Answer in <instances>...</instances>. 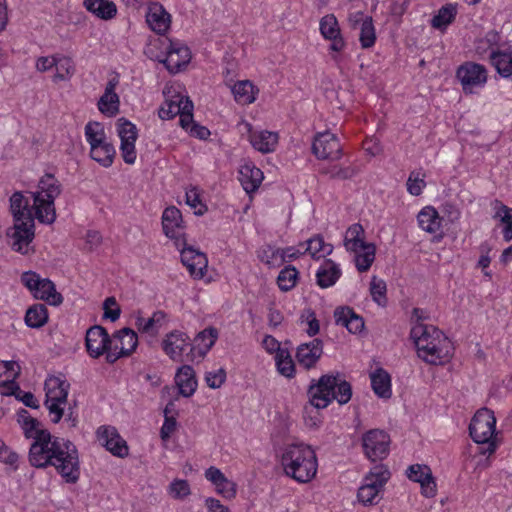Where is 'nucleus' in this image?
Listing matches in <instances>:
<instances>
[{
  "label": "nucleus",
  "mask_w": 512,
  "mask_h": 512,
  "mask_svg": "<svg viewBox=\"0 0 512 512\" xmlns=\"http://www.w3.org/2000/svg\"><path fill=\"white\" fill-rule=\"evenodd\" d=\"M312 152L318 159L338 160L342 155V147L336 135L325 131L315 136Z\"/></svg>",
  "instance_id": "12"
},
{
  "label": "nucleus",
  "mask_w": 512,
  "mask_h": 512,
  "mask_svg": "<svg viewBox=\"0 0 512 512\" xmlns=\"http://www.w3.org/2000/svg\"><path fill=\"white\" fill-rule=\"evenodd\" d=\"M34 218L26 217L24 220L14 221L13 227L7 230V237L12 242L10 243L11 248L23 255L29 254L31 251L30 243L35 237L34 233Z\"/></svg>",
  "instance_id": "8"
},
{
  "label": "nucleus",
  "mask_w": 512,
  "mask_h": 512,
  "mask_svg": "<svg viewBox=\"0 0 512 512\" xmlns=\"http://www.w3.org/2000/svg\"><path fill=\"white\" fill-rule=\"evenodd\" d=\"M457 5L448 3L442 6L431 19V26L438 30H445L456 18Z\"/></svg>",
  "instance_id": "35"
},
{
  "label": "nucleus",
  "mask_w": 512,
  "mask_h": 512,
  "mask_svg": "<svg viewBox=\"0 0 512 512\" xmlns=\"http://www.w3.org/2000/svg\"><path fill=\"white\" fill-rule=\"evenodd\" d=\"M175 379L179 388V393L183 397H190L194 394L197 388V380L195 378V372L191 366L184 365L179 368Z\"/></svg>",
  "instance_id": "26"
},
{
  "label": "nucleus",
  "mask_w": 512,
  "mask_h": 512,
  "mask_svg": "<svg viewBox=\"0 0 512 512\" xmlns=\"http://www.w3.org/2000/svg\"><path fill=\"white\" fill-rule=\"evenodd\" d=\"M263 180V172L251 164L241 166L239 181L247 193L255 192Z\"/></svg>",
  "instance_id": "24"
},
{
  "label": "nucleus",
  "mask_w": 512,
  "mask_h": 512,
  "mask_svg": "<svg viewBox=\"0 0 512 512\" xmlns=\"http://www.w3.org/2000/svg\"><path fill=\"white\" fill-rule=\"evenodd\" d=\"M177 421L175 416L164 417V423L160 430V437L162 440H168L171 434L176 430Z\"/></svg>",
  "instance_id": "63"
},
{
  "label": "nucleus",
  "mask_w": 512,
  "mask_h": 512,
  "mask_svg": "<svg viewBox=\"0 0 512 512\" xmlns=\"http://www.w3.org/2000/svg\"><path fill=\"white\" fill-rule=\"evenodd\" d=\"M218 337V331L214 327H208L199 332L195 337V344L199 348V353L205 355L214 345Z\"/></svg>",
  "instance_id": "46"
},
{
  "label": "nucleus",
  "mask_w": 512,
  "mask_h": 512,
  "mask_svg": "<svg viewBox=\"0 0 512 512\" xmlns=\"http://www.w3.org/2000/svg\"><path fill=\"white\" fill-rule=\"evenodd\" d=\"M371 385L377 396L381 398L391 397V378L384 369L379 368L371 374Z\"/></svg>",
  "instance_id": "32"
},
{
  "label": "nucleus",
  "mask_w": 512,
  "mask_h": 512,
  "mask_svg": "<svg viewBox=\"0 0 512 512\" xmlns=\"http://www.w3.org/2000/svg\"><path fill=\"white\" fill-rule=\"evenodd\" d=\"M326 173L330 175V178L344 180V179L352 178L355 174V171H354V169H352L350 167L342 168V167L334 166L331 170L326 171Z\"/></svg>",
  "instance_id": "64"
},
{
  "label": "nucleus",
  "mask_w": 512,
  "mask_h": 512,
  "mask_svg": "<svg viewBox=\"0 0 512 512\" xmlns=\"http://www.w3.org/2000/svg\"><path fill=\"white\" fill-rule=\"evenodd\" d=\"M255 90L254 85L249 80L238 81L232 87V93L237 103L246 105L251 104L255 101Z\"/></svg>",
  "instance_id": "34"
},
{
  "label": "nucleus",
  "mask_w": 512,
  "mask_h": 512,
  "mask_svg": "<svg viewBox=\"0 0 512 512\" xmlns=\"http://www.w3.org/2000/svg\"><path fill=\"white\" fill-rule=\"evenodd\" d=\"M39 193L45 194V199L54 201L57 196L61 193V184L52 174H45L39 181L38 184Z\"/></svg>",
  "instance_id": "43"
},
{
  "label": "nucleus",
  "mask_w": 512,
  "mask_h": 512,
  "mask_svg": "<svg viewBox=\"0 0 512 512\" xmlns=\"http://www.w3.org/2000/svg\"><path fill=\"white\" fill-rule=\"evenodd\" d=\"M181 262L187 267L190 275L195 279L204 277L208 260L204 253L186 244L185 239L180 240Z\"/></svg>",
  "instance_id": "13"
},
{
  "label": "nucleus",
  "mask_w": 512,
  "mask_h": 512,
  "mask_svg": "<svg viewBox=\"0 0 512 512\" xmlns=\"http://www.w3.org/2000/svg\"><path fill=\"white\" fill-rule=\"evenodd\" d=\"M309 403L316 409L326 408L333 400L340 405L348 403L352 397V386L346 380H339L338 374L322 375L317 382L310 384L308 391Z\"/></svg>",
  "instance_id": "3"
},
{
  "label": "nucleus",
  "mask_w": 512,
  "mask_h": 512,
  "mask_svg": "<svg viewBox=\"0 0 512 512\" xmlns=\"http://www.w3.org/2000/svg\"><path fill=\"white\" fill-rule=\"evenodd\" d=\"M341 276L339 266L332 260L327 259L323 262L316 273L317 284L321 288L333 286Z\"/></svg>",
  "instance_id": "27"
},
{
  "label": "nucleus",
  "mask_w": 512,
  "mask_h": 512,
  "mask_svg": "<svg viewBox=\"0 0 512 512\" xmlns=\"http://www.w3.org/2000/svg\"><path fill=\"white\" fill-rule=\"evenodd\" d=\"M19 455L11 450L4 442H0V462L9 465L14 471L18 469Z\"/></svg>",
  "instance_id": "58"
},
{
  "label": "nucleus",
  "mask_w": 512,
  "mask_h": 512,
  "mask_svg": "<svg viewBox=\"0 0 512 512\" xmlns=\"http://www.w3.org/2000/svg\"><path fill=\"white\" fill-rule=\"evenodd\" d=\"M334 319L337 325L346 327L353 334L360 333L364 328L363 318L348 306L337 307L334 311Z\"/></svg>",
  "instance_id": "22"
},
{
  "label": "nucleus",
  "mask_w": 512,
  "mask_h": 512,
  "mask_svg": "<svg viewBox=\"0 0 512 512\" xmlns=\"http://www.w3.org/2000/svg\"><path fill=\"white\" fill-rule=\"evenodd\" d=\"M70 384L59 377H50L45 381L47 402L66 403Z\"/></svg>",
  "instance_id": "25"
},
{
  "label": "nucleus",
  "mask_w": 512,
  "mask_h": 512,
  "mask_svg": "<svg viewBox=\"0 0 512 512\" xmlns=\"http://www.w3.org/2000/svg\"><path fill=\"white\" fill-rule=\"evenodd\" d=\"M321 34L326 38H335L339 36L340 29L338 26L337 19L334 15L329 14L324 16L320 21Z\"/></svg>",
  "instance_id": "51"
},
{
  "label": "nucleus",
  "mask_w": 512,
  "mask_h": 512,
  "mask_svg": "<svg viewBox=\"0 0 512 512\" xmlns=\"http://www.w3.org/2000/svg\"><path fill=\"white\" fill-rule=\"evenodd\" d=\"M185 98L181 95H175L171 99L166 100L160 107L158 115L163 120H169L177 116L184 106Z\"/></svg>",
  "instance_id": "44"
},
{
  "label": "nucleus",
  "mask_w": 512,
  "mask_h": 512,
  "mask_svg": "<svg viewBox=\"0 0 512 512\" xmlns=\"http://www.w3.org/2000/svg\"><path fill=\"white\" fill-rule=\"evenodd\" d=\"M117 131L121 142H132L137 140L138 134L136 126L125 118L118 119Z\"/></svg>",
  "instance_id": "52"
},
{
  "label": "nucleus",
  "mask_w": 512,
  "mask_h": 512,
  "mask_svg": "<svg viewBox=\"0 0 512 512\" xmlns=\"http://www.w3.org/2000/svg\"><path fill=\"white\" fill-rule=\"evenodd\" d=\"M489 58L499 75L512 76V51H492Z\"/></svg>",
  "instance_id": "33"
},
{
  "label": "nucleus",
  "mask_w": 512,
  "mask_h": 512,
  "mask_svg": "<svg viewBox=\"0 0 512 512\" xmlns=\"http://www.w3.org/2000/svg\"><path fill=\"white\" fill-rule=\"evenodd\" d=\"M104 127L100 122H88L85 126V137L87 142H91L100 137H104Z\"/></svg>",
  "instance_id": "60"
},
{
  "label": "nucleus",
  "mask_w": 512,
  "mask_h": 512,
  "mask_svg": "<svg viewBox=\"0 0 512 512\" xmlns=\"http://www.w3.org/2000/svg\"><path fill=\"white\" fill-rule=\"evenodd\" d=\"M226 380V371L224 368H219L217 371L207 372L205 381L208 387L212 389L220 388Z\"/></svg>",
  "instance_id": "59"
},
{
  "label": "nucleus",
  "mask_w": 512,
  "mask_h": 512,
  "mask_svg": "<svg viewBox=\"0 0 512 512\" xmlns=\"http://www.w3.org/2000/svg\"><path fill=\"white\" fill-rule=\"evenodd\" d=\"M495 215L494 218H499L500 222L504 224L503 238L509 242L512 240V208L502 204L500 201H495Z\"/></svg>",
  "instance_id": "40"
},
{
  "label": "nucleus",
  "mask_w": 512,
  "mask_h": 512,
  "mask_svg": "<svg viewBox=\"0 0 512 512\" xmlns=\"http://www.w3.org/2000/svg\"><path fill=\"white\" fill-rule=\"evenodd\" d=\"M146 20L153 31L164 35L170 28L171 16L159 3L149 5Z\"/></svg>",
  "instance_id": "20"
},
{
  "label": "nucleus",
  "mask_w": 512,
  "mask_h": 512,
  "mask_svg": "<svg viewBox=\"0 0 512 512\" xmlns=\"http://www.w3.org/2000/svg\"><path fill=\"white\" fill-rule=\"evenodd\" d=\"M251 145L261 153L273 152L278 143V134L270 131H260L250 134Z\"/></svg>",
  "instance_id": "29"
},
{
  "label": "nucleus",
  "mask_w": 512,
  "mask_h": 512,
  "mask_svg": "<svg viewBox=\"0 0 512 512\" xmlns=\"http://www.w3.org/2000/svg\"><path fill=\"white\" fill-rule=\"evenodd\" d=\"M54 436L49 431H41L39 436L33 440L28 454V460L31 466L43 469L51 464V450Z\"/></svg>",
  "instance_id": "9"
},
{
  "label": "nucleus",
  "mask_w": 512,
  "mask_h": 512,
  "mask_svg": "<svg viewBox=\"0 0 512 512\" xmlns=\"http://www.w3.org/2000/svg\"><path fill=\"white\" fill-rule=\"evenodd\" d=\"M33 196L37 219L41 223L52 224L56 218L54 201L44 199L39 192L33 193Z\"/></svg>",
  "instance_id": "30"
},
{
  "label": "nucleus",
  "mask_w": 512,
  "mask_h": 512,
  "mask_svg": "<svg viewBox=\"0 0 512 512\" xmlns=\"http://www.w3.org/2000/svg\"><path fill=\"white\" fill-rule=\"evenodd\" d=\"M51 464L67 483H76L80 477V461L76 445L55 437L52 443Z\"/></svg>",
  "instance_id": "4"
},
{
  "label": "nucleus",
  "mask_w": 512,
  "mask_h": 512,
  "mask_svg": "<svg viewBox=\"0 0 512 512\" xmlns=\"http://www.w3.org/2000/svg\"><path fill=\"white\" fill-rule=\"evenodd\" d=\"M166 319V313L162 310L155 311L150 318H148L143 327L142 332L156 334L159 328L163 325Z\"/></svg>",
  "instance_id": "53"
},
{
  "label": "nucleus",
  "mask_w": 512,
  "mask_h": 512,
  "mask_svg": "<svg viewBox=\"0 0 512 512\" xmlns=\"http://www.w3.org/2000/svg\"><path fill=\"white\" fill-rule=\"evenodd\" d=\"M48 321V311L44 304L30 306L25 314V323L30 328H40Z\"/></svg>",
  "instance_id": "36"
},
{
  "label": "nucleus",
  "mask_w": 512,
  "mask_h": 512,
  "mask_svg": "<svg viewBox=\"0 0 512 512\" xmlns=\"http://www.w3.org/2000/svg\"><path fill=\"white\" fill-rule=\"evenodd\" d=\"M386 291V283L373 277L370 283V293L373 301L379 306L385 307L387 305Z\"/></svg>",
  "instance_id": "50"
},
{
  "label": "nucleus",
  "mask_w": 512,
  "mask_h": 512,
  "mask_svg": "<svg viewBox=\"0 0 512 512\" xmlns=\"http://www.w3.org/2000/svg\"><path fill=\"white\" fill-rule=\"evenodd\" d=\"M281 465L285 474L299 483L310 482L318 468L315 451L304 443L287 445L281 455Z\"/></svg>",
  "instance_id": "2"
},
{
  "label": "nucleus",
  "mask_w": 512,
  "mask_h": 512,
  "mask_svg": "<svg viewBox=\"0 0 512 512\" xmlns=\"http://www.w3.org/2000/svg\"><path fill=\"white\" fill-rule=\"evenodd\" d=\"M364 229L360 224L351 225L346 231L344 246L347 250L357 253L359 248L367 243L363 239Z\"/></svg>",
  "instance_id": "39"
},
{
  "label": "nucleus",
  "mask_w": 512,
  "mask_h": 512,
  "mask_svg": "<svg viewBox=\"0 0 512 512\" xmlns=\"http://www.w3.org/2000/svg\"><path fill=\"white\" fill-rule=\"evenodd\" d=\"M135 142L122 141L120 143V151L122 158L126 164H134L136 161Z\"/></svg>",
  "instance_id": "61"
},
{
  "label": "nucleus",
  "mask_w": 512,
  "mask_h": 512,
  "mask_svg": "<svg viewBox=\"0 0 512 512\" xmlns=\"http://www.w3.org/2000/svg\"><path fill=\"white\" fill-rule=\"evenodd\" d=\"M390 478V472L383 466H375L365 476L363 484L358 489L357 497L363 505H374L380 500L379 493Z\"/></svg>",
  "instance_id": "7"
},
{
  "label": "nucleus",
  "mask_w": 512,
  "mask_h": 512,
  "mask_svg": "<svg viewBox=\"0 0 512 512\" xmlns=\"http://www.w3.org/2000/svg\"><path fill=\"white\" fill-rule=\"evenodd\" d=\"M11 394L14 395L15 398L21 401L25 406L32 409L39 408V403L35 398L34 394L31 392L22 391L18 384H14V386L12 387Z\"/></svg>",
  "instance_id": "56"
},
{
  "label": "nucleus",
  "mask_w": 512,
  "mask_h": 512,
  "mask_svg": "<svg viewBox=\"0 0 512 512\" xmlns=\"http://www.w3.org/2000/svg\"><path fill=\"white\" fill-rule=\"evenodd\" d=\"M167 48V56L161 62L165 65L167 70L173 74L180 72L184 69L191 60L190 49L185 45L169 41Z\"/></svg>",
  "instance_id": "16"
},
{
  "label": "nucleus",
  "mask_w": 512,
  "mask_h": 512,
  "mask_svg": "<svg viewBox=\"0 0 512 512\" xmlns=\"http://www.w3.org/2000/svg\"><path fill=\"white\" fill-rule=\"evenodd\" d=\"M117 83L114 79L107 83L105 92L97 104L100 112L110 117L119 112V96L115 93Z\"/></svg>",
  "instance_id": "23"
},
{
  "label": "nucleus",
  "mask_w": 512,
  "mask_h": 512,
  "mask_svg": "<svg viewBox=\"0 0 512 512\" xmlns=\"http://www.w3.org/2000/svg\"><path fill=\"white\" fill-rule=\"evenodd\" d=\"M298 271L293 266H287L282 269L277 277V284L282 291L291 290L297 280Z\"/></svg>",
  "instance_id": "48"
},
{
  "label": "nucleus",
  "mask_w": 512,
  "mask_h": 512,
  "mask_svg": "<svg viewBox=\"0 0 512 512\" xmlns=\"http://www.w3.org/2000/svg\"><path fill=\"white\" fill-rule=\"evenodd\" d=\"M56 74L55 80H66L74 71V67L70 58L63 57L58 60L55 59Z\"/></svg>",
  "instance_id": "55"
},
{
  "label": "nucleus",
  "mask_w": 512,
  "mask_h": 512,
  "mask_svg": "<svg viewBox=\"0 0 512 512\" xmlns=\"http://www.w3.org/2000/svg\"><path fill=\"white\" fill-rule=\"evenodd\" d=\"M459 79L465 93H473L475 87H482L487 82L486 68L475 62H466L457 70Z\"/></svg>",
  "instance_id": "11"
},
{
  "label": "nucleus",
  "mask_w": 512,
  "mask_h": 512,
  "mask_svg": "<svg viewBox=\"0 0 512 512\" xmlns=\"http://www.w3.org/2000/svg\"><path fill=\"white\" fill-rule=\"evenodd\" d=\"M112 340L107 330L100 326L94 325L86 332L85 345L88 354L92 358H98L110 348Z\"/></svg>",
  "instance_id": "14"
},
{
  "label": "nucleus",
  "mask_w": 512,
  "mask_h": 512,
  "mask_svg": "<svg viewBox=\"0 0 512 512\" xmlns=\"http://www.w3.org/2000/svg\"><path fill=\"white\" fill-rule=\"evenodd\" d=\"M10 210L14 221L24 220L26 217H32L29 209V200L21 192H15L10 197Z\"/></svg>",
  "instance_id": "37"
},
{
  "label": "nucleus",
  "mask_w": 512,
  "mask_h": 512,
  "mask_svg": "<svg viewBox=\"0 0 512 512\" xmlns=\"http://www.w3.org/2000/svg\"><path fill=\"white\" fill-rule=\"evenodd\" d=\"M406 475L411 481L420 483L424 496H435L436 484L429 466L422 464L410 465L406 471Z\"/></svg>",
  "instance_id": "18"
},
{
  "label": "nucleus",
  "mask_w": 512,
  "mask_h": 512,
  "mask_svg": "<svg viewBox=\"0 0 512 512\" xmlns=\"http://www.w3.org/2000/svg\"><path fill=\"white\" fill-rule=\"evenodd\" d=\"M113 337L120 341L121 346L119 349L122 350V354L127 356L131 355L138 345L136 332L127 327L116 331Z\"/></svg>",
  "instance_id": "38"
},
{
  "label": "nucleus",
  "mask_w": 512,
  "mask_h": 512,
  "mask_svg": "<svg viewBox=\"0 0 512 512\" xmlns=\"http://www.w3.org/2000/svg\"><path fill=\"white\" fill-rule=\"evenodd\" d=\"M21 282L36 299L43 300L52 306H58L63 302V296L56 291L55 284L48 278H41L34 271L22 273Z\"/></svg>",
  "instance_id": "6"
},
{
  "label": "nucleus",
  "mask_w": 512,
  "mask_h": 512,
  "mask_svg": "<svg viewBox=\"0 0 512 512\" xmlns=\"http://www.w3.org/2000/svg\"><path fill=\"white\" fill-rule=\"evenodd\" d=\"M115 155L116 150L111 143L90 149L91 158L105 168L112 165Z\"/></svg>",
  "instance_id": "45"
},
{
  "label": "nucleus",
  "mask_w": 512,
  "mask_h": 512,
  "mask_svg": "<svg viewBox=\"0 0 512 512\" xmlns=\"http://www.w3.org/2000/svg\"><path fill=\"white\" fill-rule=\"evenodd\" d=\"M189 337L178 330H174L166 335L162 342V348L164 352L174 361H184L183 356L186 350L189 348L193 351L189 343Z\"/></svg>",
  "instance_id": "15"
},
{
  "label": "nucleus",
  "mask_w": 512,
  "mask_h": 512,
  "mask_svg": "<svg viewBox=\"0 0 512 512\" xmlns=\"http://www.w3.org/2000/svg\"><path fill=\"white\" fill-rule=\"evenodd\" d=\"M193 108V102L188 97H186L184 106H182V110L178 114L180 116V126L186 131H190L191 126L195 124L193 119Z\"/></svg>",
  "instance_id": "54"
},
{
  "label": "nucleus",
  "mask_w": 512,
  "mask_h": 512,
  "mask_svg": "<svg viewBox=\"0 0 512 512\" xmlns=\"http://www.w3.org/2000/svg\"><path fill=\"white\" fill-rule=\"evenodd\" d=\"M182 222V214L177 207L171 206L164 210L162 214L163 231L167 237L176 240L175 244L178 248H180V240L183 239L179 232Z\"/></svg>",
  "instance_id": "19"
},
{
  "label": "nucleus",
  "mask_w": 512,
  "mask_h": 512,
  "mask_svg": "<svg viewBox=\"0 0 512 512\" xmlns=\"http://www.w3.org/2000/svg\"><path fill=\"white\" fill-rule=\"evenodd\" d=\"M390 437L379 429H372L362 437V446L365 455L372 461L385 458L389 452Z\"/></svg>",
  "instance_id": "10"
},
{
  "label": "nucleus",
  "mask_w": 512,
  "mask_h": 512,
  "mask_svg": "<svg viewBox=\"0 0 512 512\" xmlns=\"http://www.w3.org/2000/svg\"><path fill=\"white\" fill-rule=\"evenodd\" d=\"M323 353V342L320 339H313L309 343H303L297 348L296 358L299 364L306 369L315 366Z\"/></svg>",
  "instance_id": "21"
},
{
  "label": "nucleus",
  "mask_w": 512,
  "mask_h": 512,
  "mask_svg": "<svg viewBox=\"0 0 512 512\" xmlns=\"http://www.w3.org/2000/svg\"><path fill=\"white\" fill-rule=\"evenodd\" d=\"M418 357L431 365H443L452 357L453 344L437 327L429 324H414L410 331Z\"/></svg>",
  "instance_id": "1"
},
{
  "label": "nucleus",
  "mask_w": 512,
  "mask_h": 512,
  "mask_svg": "<svg viewBox=\"0 0 512 512\" xmlns=\"http://www.w3.org/2000/svg\"><path fill=\"white\" fill-rule=\"evenodd\" d=\"M376 247L372 243H368L359 248L355 253V265L359 272L367 271L375 259Z\"/></svg>",
  "instance_id": "42"
},
{
  "label": "nucleus",
  "mask_w": 512,
  "mask_h": 512,
  "mask_svg": "<svg viewBox=\"0 0 512 512\" xmlns=\"http://www.w3.org/2000/svg\"><path fill=\"white\" fill-rule=\"evenodd\" d=\"M97 437L113 455L118 457H125L128 455L127 443L119 435L115 427L100 426L97 430Z\"/></svg>",
  "instance_id": "17"
},
{
  "label": "nucleus",
  "mask_w": 512,
  "mask_h": 512,
  "mask_svg": "<svg viewBox=\"0 0 512 512\" xmlns=\"http://www.w3.org/2000/svg\"><path fill=\"white\" fill-rule=\"evenodd\" d=\"M236 483L225 478L224 481L216 485L217 493L221 494L226 499H232L236 496Z\"/></svg>",
  "instance_id": "62"
},
{
  "label": "nucleus",
  "mask_w": 512,
  "mask_h": 512,
  "mask_svg": "<svg viewBox=\"0 0 512 512\" xmlns=\"http://www.w3.org/2000/svg\"><path fill=\"white\" fill-rule=\"evenodd\" d=\"M359 40L362 48H370L374 45L376 34L372 17H362Z\"/></svg>",
  "instance_id": "47"
},
{
  "label": "nucleus",
  "mask_w": 512,
  "mask_h": 512,
  "mask_svg": "<svg viewBox=\"0 0 512 512\" xmlns=\"http://www.w3.org/2000/svg\"><path fill=\"white\" fill-rule=\"evenodd\" d=\"M276 366L281 375L287 378L294 376L295 365L287 351H280L276 354Z\"/></svg>",
  "instance_id": "49"
},
{
  "label": "nucleus",
  "mask_w": 512,
  "mask_h": 512,
  "mask_svg": "<svg viewBox=\"0 0 512 512\" xmlns=\"http://www.w3.org/2000/svg\"><path fill=\"white\" fill-rule=\"evenodd\" d=\"M419 226L428 233H437L441 227V218L431 206L424 207L417 216Z\"/></svg>",
  "instance_id": "31"
},
{
  "label": "nucleus",
  "mask_w": 512,
  "mask_h": 512,
  "mask_svg": "<svg viewBox=\"0 0 512 512\" xmlns=\"http://www.w3.org/2000/svg\"><path fill=\"white\" fill-rule=\"evenodd\" d=\"M306 243L307 247L305 248V252H308L314 259L324 258L333 251V246L325 243L323 237L320 235H315L307 240Z\"/></svg>",
  "instance_id": "41"
},
{
  "label": "nucleus",
  "mask_w": 512,
  "mask_h": 512,
  "mask_svg": "<svg viewBox=\"0 0 512 512\" xmlns=\"http://www.w3.org/2000/svg\"><path fill=\"white\" fill-rule=\"evenodd\" d=\"M496 429V418L493 411L488 408L479 409L473 416L469 425V433L474 442L488 444V451L493 453L496 445L491 440Z\"/></svg>",
  "instance_id": "5"
},
{
  "label": "nucleus",
  "mask_w": 512,
  "mask_h": 512,
  "mask_svg": "<svg viewBox=\"0 0 512 512\" xmlns=\"http://www.w3.org/2000/svg\"><path fill=\"white\" fill-rule=\"evenodd\" d=\"M169 493L175 499L187 497L191 491L187 480L176 479L169 485Z\"/></svg>",
  "instance_id": "57"
},
{
  "label": "nucleus",
  "mask_w": 512,
  "mask_h": 512,
  "mask_svg": "<svg viewBox=\"0 0 512 512\" xmlns=\"http://www.w3.org/2000/svg\"><path fill=\"white\" fill-rule=\"evenodd\" d=\"M83 5L87 11L103 20H110L117 13L115 3L109 0H84Z\"/></svg>",
  "instance_id": "28"
}]
</instances>
